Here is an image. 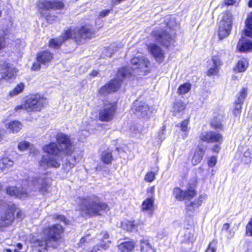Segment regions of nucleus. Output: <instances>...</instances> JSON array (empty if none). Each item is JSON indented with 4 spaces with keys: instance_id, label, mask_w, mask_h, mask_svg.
<instances>
[{
    "instance_id": "obj_21",
    "label": "nucleus",
    "mask_w": 252,
    "mask_h": 252,
    "mask_svg": "<svg viewBox=\"0 0 252 252\" xmlns=\"http://www.w3.org/2000/svg\"><path fill=\"white\" fill-rule=\"evenodd\" d=\"M50 241L48 239H36L33 241V246L37 248L38 252H46L47 248L49 247Z\"/></svg>"
},
{
    "instance_id": "obj_54",
    "label": "nucleus",
    "mask_w": 252,
    "mask_h": 252,
    "mask_svg": "<svg viewBox=\"0 0 252 252\" xmlns=\"http://www.w3.org/2000/svg\"><path fill=\"white\" fill-rule=\"evenodd\" d=\"M40 64H41L40 63H38L37 61L36 63H34L32 67V69L33 70H38L40 69Z\"/></svg>"
},
{
    "instance_id": "obj_44",
    "label": "nucleus",
    "mask_w": 252,
    "mask_h": 252,
    "mask_svg": "<svg viewBox=\"0 0 252 252\" xmlns=\"http://www.w3.org/2000/svg\"><path fill=\"white\" fill-rule=\"evenodd\" d=\"M31 146V144L27 141H22L18 144V148L21 151H24L28 149Z\"/></svg>"
},
{
    "instance_id": "obj_30",
    "label": "nucleus",
    "mask_w": 252,
    "mask_h": 252,
    "mask_svg": "<svg viewBox=\"0 0 252 252\" xmlns=\"http://www.w3.org/2000/svg\"><path fill=\"white\" fill-rule=\"evenodd\" d=\"M248 65L247 61L243 59L238 61L237 64L234 68V70L237 72H242L246 70Z\"/></svg>"
},
{
    "instance_id": "obj_40",
    "label": "nucleus",
    "mask_w": 252,
    "mask_h": 252,
    "mask_svg": "<svg viewBox=\"0 0 252 252\" xmlns=\"http://www.w3.org/2000/svg\"><path fill=\"white\" fill-rule=\"evenodd\" d=\"M206 198V194L200 195L193 202L190 203V205L193 208L198 207L201 205L202 201Z\"/></svg>"
},
{
    "instance_id": "obj_16",
    "label": "nucleus",
    "mask_w": 252,
    "mask_h": 252,
    "mask_svg": "<svg viewBox=\"0 0 252 252\" xmlns=\"http://www.w3.org/2000/svg\"><path fill=\"white\" fill-rule=\"evenodd\" d=\"M16 72L17 70L15 68L8 66L7 63L2 64L0 65V73L2 74L0 80L2 79L6 80L12 79L14 77Z\"/></svg>"
},
{
    "instance_id": "obj_2",
    "label": "nucleus",
    "mask_w": 252,
    "mask_h": 252,
    "mask_svg": "<svg viewBox=\"0 0 252 252\" xmlns=\"http://www.w3.org/2000/svg\"><path fill=\"white\" fill-rule=\"evenodd\" d=\"M94 34V31L88 26H82L80 28H70L64 30L58 38L52 39L49 42V46L52 48H59L66 40L72 38L78 41L82 39H91Z\"/></svg>"
},
{
    "instance_id": "obj_51",
    "label": "nucleus",
    "mask_w": 252,
    "mask_h": 252,
    "mask_svg": "<svg viewBox=\"0 0 252 252\" xmlns=\"http://www.w3.org/2000/svg\"><path fill=\"white\" fill-rule=\"evenodd\" d=\"M16 212V217L18 219H22L24 217V213L20 209L17 208L16 207V210H13V213Z\"/></svg>"
},
{
    "instance_id": "obj_61",
    "label": "nucleus",
    "mask_w": 252,
    "mask_h": 252,
    "mask_svg": "<svg viewBox=\"0 0 252 252\" xmlns=\"http://www.w3.org/2000/svg\"><path fill=\"white\" fill-rule=\"evenodd\" d=\"M99 74V71L97 70H93L91 73L90 75L93 77L96 76Z\"/></svg>"
},
{
    "instance_id": "obj_23",
    "label": "nucleus",
    "mask_w": 252,
    "mask_h": 252,
    "mask_svg": "<svg viewBox=\"0 0 252 252\" xmlns=\"http://www.w3.org/2000/svg\"><path fill=\"white\" fill-rule=\"evenodd\" d=\"M237 48L241 52L250 50L252 49V41L243 37L238 41Z\"/></svg>"
},
{
    "instance_id": "obj_53",
    "label": "nucleus",
    "mask_w": 252,
    "mask_h": 252,
    "mask_svg": "<svg viewBox=\"0 0 252 252\" xmlns=\"http://www.w3.org/2000/svg\"><path fill=\"white\" fill-rule=\"evenodd\" d=\"M245 246L247 249L243 252H252V244L251 242H246Z\"/></svg>"
},
{
    "instance_id": "obj_4",
    "label": "nucleus",
    "mask_w": 252,
    "mask_h": 252,
    "mask_svg": "<svg viewBox=\"0 0 252 252\" xmlns=\"http://www.w3.org/2000/svg\"><path fill=\"white\" fill-rule=\"evenodd\" d=\"M43 151L51 155L43 156L39 161V166L45 169L49 167L59 168L64 156L62 154L57 144L51 143L45 145Z\"/></svg>"
},
{
    "instance_id": "obj_43",
    "label": "nucleus",
    "mask_w": 252,
    "mask_h": 252,
    "mask_svg": "<svg viewBox=\"0 0 252 252\" xmlns=\"http://www.w3.org/2000/svg\"><path fill=\"white\" fill-rule=\"evenodd\" d=\"M156 174L154 172L150 171L146 173L145 176L144 180L147 182H152L155 179Z\"/></svg>"
},
{
    "instance_id": "obj_29",
    "label": "nucleus",
    "mask_w": 252,
    "mask_h": 252,
    "mask_svg": "<svg viewBox=\"0 0 252 252\" xmlns=\"http://www.w3.org/2000/svg\"><path fill=\"white\" fill-rule=\"evenodd\" d=\"M204 154V151L203 149H199L195 152L191 159V162L193 165H195L200 162Z\"/></svg>"
},
{
    "instance_id": "obj_26",
    "label": "nucleus",
    "mask_w": 252,
    "mask_h": 252,
    "mask_svg": "<svg viewBox=\"0 0 252 252\" xmlns=\"http://www.w3.org/2000/svg\"><path fill=\"white\" fill-rule=\"evenodd\" d=\"M7 128L12 133H17L22 128V125L18 121H12L6 125Z\"/></svg>"
},
{
    "instance_id": "obj_55",
    "label": "nucleus",
    "mask_w": 252,
    "mask_h": 252,
    "mask_svg": "<svg viewBox=\"0 0 252 252\" xmlns=\"http://www.w3.org/2000/svg\"><path fill=\"white\" fill-rule=\"evenodd\" d=\"M20 109H24L26 110V101L25 102L24 104L17 105L15 108V110L16 111Z\"/></svg>"
},
{
    "instance_id": "obj_41",
    "label": "nucleus",
    "mask_w": 252,
    "mask_h": 252,
    "mask_svg": "<svg viewBox=\"0 0 252 252\" xmlns=\"http://www.w3.org/2000/svg\"><path fill=\"white\" fill-rule=\"evenodd\" d=\"M211 131H205L200 134L199 138L202 141L210 142Z\"/></svg>"
},
{
    "instance_id": "obj_1",
    "label": "nucleus",
    "mask_w": 252,
    "mask_h": 252,
    "mask_svg": "<svg viewBox=\"0 0 252 252\" xmlns=\"http://www.w3.org/2000/svg\"><path fill=\"white\" fill-rule=\"evenodd\" d=\"M131 68L133 70V73L140 74H145L149 68V61L146 57L143 56L135 57L131 60ZM128 67L121 68L118 73V78L111 80L109 83L106 84L99 90V93L102 95H106L109 93L117 91L121 86L122 81L119 77L124 78L127 75L132 74Z\"/></svg>"
},
{
    "instance_id": "obj_50",
    "label": "nucleus",
    "mask_w": 252,
    "mask_h": 252,
    "mask_svg": "<svg viewBox=\"0 0 252 252\" xmlns=\"http://www.w3.org/2000/svg\"><path fill=\"white\" fill-rule=\"evenodd\" d=\"M67 161L69 162L71 165L75 166L77 163V161L75 157L73 156H69L67 158Z\"/></svg>"
},
{
    "instance_id": "obj_37",
    "label": "nucleus",
    "mask_w": 252,
    "mask_h": 252,
    "mask_svg": "<svg viewBox=\"0 0 252 252\" xmlns=\"http://www.w3.org/2000/svg\"><path fill=\"white\" fill-rule=\"evenodd\" d=\"M191 89V84L186 83L181 85L178 89V92L180 94H184L189 92Z\"/></svg>"
},
{
    "instance_id": "obj_6",
    "label": "nucleus",
    "mask_w": 252,
    "mask_h": 252,
    "mask_svg": "<svg viewBox=\"0 0 252 252\" xmlns=\"http://www.w3.org/2000/svg\"><path fill=\"white\" fill-rule=\"evenodd\" d=\"M233 16L229 11L223 13L220 16L218 35L220 39L229 35L232 29Z\"/></svg>"
},
{
    "instance_id": "obj_33",
    "label": "nucleus",
    "mask_w": 252,
    "mask_h": 252,
    "mask_svg": "<svg viewBox=\"0 0 252 252\" xmlns=\"http://www.w3.org/2000/svg\"><path fill=\"white\" fill-rule=\"evenodd\" d=\"M210 142H218L220 143L223 140V137L221 134L218 132L211 131Z\"/></svg>"
},
{
    "instance_id": "obj_25",
    "label": "nucleus",
    "mask_w": 252,
    "mask_h": 252,
    "mask_svg": "<svg viewBox=\"0 0 252 252\" xmlns=\"http://www.w3.org/2000/svg\"><path fill=\"white\" fill-rule=\"evenodd\" d=\"M186 107V104L185 102L180 100L175 103L173 108L172 111L173 115L178 116L181 112L184 111Z\"/></svg>"
},
{
    "instance_id": "obj_58",
    "label": "nucleus",
    "mask_w": 252,
    "mask_h": 252,
    "mask_svg": "<svg viewBox=\"0 0 252 252\" xmlns=\"http://www.w3.org/2000/svg\"><path fill=\"white\" fill-rule=\"evenodd\" d=\"M225 3L227 5L234 4L236 1L235 0H224Z\"/></svg>"
},
{
    "instance_id": "obj_14",
    "label": "nucleus",
    "mask_w": 252,
    "mask_h": 252,
    "mask_svg": "<svg viewBox=\"0 0 252 252\" xmlns=\"http://www.w3.org/2000/svg\"><path fill=\"white\" fill-rule=\"evenodd\" d=\"M14 210H16L15 204H11L8 205L7 210L1 216L0 226H6L11 223L14 220Z\"/></svg>"
},
{
    "instance_id": "obj_45",
    "label": "nucleus",
    "mask_w": 252,
    "mask_h": 252,
    "mask_svg": "<svg viewBox=\"0 0 252 252\" xmlns=\"http://www.w3.org/2000/svg\"><path fill=\"white\" fill-rule=\"evenodd\" d=\"M217 245V241L216 240L212 241V242L209 244L206 252H216Z\"/></svg>"
},
{
    "instance_id": "obj_60",
    "label": "nucleus",
    "mask_w": 252,
    "mask_h": 252,
    "mask_svg": "<svg viewBox=\"0 0 252 252\" xmlns=\"http://www.w3.org/2000/svg\"><path fill=\"white\" fill-rule=\"evenodd\" d=\"M109 10L103 11L100 13V16L101 17H105L109 13Z\"/></svg>"
},
{
    "instance_id": "obj_8",
    "label": "nucleus",
    "mask_w": 252,
    "mask_h": 252,
    "mask_svg": "<svg viewBox=\"0 0 252 252\" xmlns=\"http://www.w3.org/2000/svg\"><path fill=\"white\" fill-rule=\"evenodd\" d=\"M57 141L58 148L64 156L70 154L74 150L73 142L68 135L60 133L57 134Z\"/></svg>"
},
{
    "instance_id": "obj_32",
    "label": "nucleus",
    "mask_w": 252,
    "mask_h": 252,
    "mask_svg": "<svg viewBox=\"0 0 252 252\" xmlns=\"http://www.w3.org/2000/svg\"><path fill=\"white\" fill-rule=\"evenodd\" d=\"M13 165V161L8 158H4L0 160V172L4 169L8 167H11Z\"/></svg>"
},
{
    "instance_id": "obj_22",
    "label": "nucleus",
    "mask_w": 252,
    "mask_h": 252,
    "mask_svg": "<svg viewBox=\"0 0 252 252\" xmlns=\"http://www.w3.org/2000/svg\"><path fill=\"white\" fill-rule=\"evenodd\" d=\"M141 209L143 211L152 216L155 210L153 198H149L144 201L142 204Z\"/></svg>"
},
{
    "instance_id": "obj_57",
    "label": "nucleus",
    "mask_w": 252,
    "mask_h": 252,
    "mask_svg": "<svg viewBox=\"0 0 252 252\" xmlns=\"http://www.w3.org/2000/svg\"><path fill=\"white\" fill-rule=\"evenodd\" d=\"M230 227V224L228 223H224L222 227V231H227Z\"/></svg>"
},
{
    "instance_id": "obj_28",
    "label": "nucleus",
    "mask_w": 252,
    "mask_h": 252,
    "mask_svg": "<svg viewBox=\"0 0 252 252\" xmlns=\"http://www.w3.org/2000/svg\"><path fill=\"white\" fill-rule=\"evenodd\" d=\"M134 247V243L132 242H126L121 243L118 247L122 252H130Z\"/></svg>"
},
{
    "instance_id": "obj_12",
    "label": "nucleus",
    "mask_w": 252,
    "mask_h": 252,
    "mask_svg": "<svg viewBox=\"0 0 252 252\" xmlns=\"http://www.w3.org/2000/svg\"><path fill=\"white\" fill-rule=\"evenodd\" d=\"M195 184L194 183L188 184V189L186 191L182 190L178 188L174 189L173 194L175 197L179 200L190 199L196 195L194 190Z\"/></svg>"
},
{
    "instance_id": "obj_42",
    "label": "nucleus",
    "mask_w": 252,
    "mask_h": 252,
    "mask_svg": "<svg viewBox=\"0 0 252 252\" xmlns=\"http://www.w3.org/2000/svg\"><path fill=\"white\" fill-rule=\"evenodd\" d=\"M242 103L235 101V105L233 110V114L235 116H239L241 112Z\"/></svg>"
},
{
    "instance_id": "obj_63",
    "label": "nucleus",
    "mask_w": 252,
    "mask_h": 252,
    "mask_svg": "<svg viewBox=\"0 0 252 252\" xmlns=\"http://www.w3.org/2000/svg\"><path fill=\"white\" fill-rule=\"evenodd\" d=\"M220 147L218 146V145H215L213 148V151L215 152H218L220 150Z\"/></svg>"
},
{
    "instance_id": "obj_3",
    "label": "nucleus",
    "mask_w": 252,
    "mask_h": 252,
    "mask_svg": "<svg viewBox=\"0 0 252 252\" xmlns=\"http://www.w3.org/2000/svg\"><path fill=\"white\" fill-rule=\"evenodd\" d=\"M79 206L83 213L91 217L101 215L109 210L108 205L95 195L80 198Z\"/></svg>"
},
{
    "instance_id": "obj_39",
    "label": "nucleus",
    "mask_w": 252,
    "mask_h": 252,
    "mask_svg": "<svg viewBox=\"0 0 252 252\" xmlns=\"http://www.w3.org/2000/svg\"><path fill=\"white\" fill-rule=\"evenodd\" d=\"M251 152L247 149L244 152L243 154V157L242 158V160L244 163L246 164H250L252 162V158L251 157Z\"/></svg>"
},
{
    "instance_id": "obj_56",
    "label": "nucleus",
    "mask_w": 252,
    "mask_h": 252,
    "mask_svg": "<svg viewBox=\"0 0 252 252\" xmlns=\"http://www.w3.org/2000/svg\"><path fill=\"white\" fill-rule=\"evenodd\" d=\"M211 126L212 127L215 128H221L222 127L220 123H216L215 122H212L211 123Z\"/></svg>"
},
{
    "instance_id": "obj_13",
    "label": "nucleus",
    "mask_w": 252,
    "mask_h": 252,
    "mask_svg": "<svg viewBox=\"0 0 252 252\" xmlns=\"http://www.w3.org/2000/svg\"><path fill=\"white\" fill-rule=\"evenodd\" d=\"M63 232V228L60 224L53 225L43 230V233L48 235V239L50 241H58L61 238V234Z\"/></svg>"
},
{
    "instance_id": "obj_36",
    "label": "nucleus",
    "mask_w": 252,
    "mask_h": 252,
    "mask_svg": "<svg viewBox=\"0 0 252 252\" xmlns=\"http://www.w3.org/2000/svg\"><path fill=\"white\" fill-rule=\"evenodd\" d=\"M24 88V84L20 83L19 84L17 85L13 90L9 92V95L10 96H15L22 93Z\"/></svg>"
},
{
    "instance_id": "obj_7",
    "label": "nucleus",
    "mask_w": 252,
    "mask_h": 252,
    "mask_svg": "<svg viewBox=\"0 0 252 252\" xmlns=\"http://www.w3.org/2000/svg\"><path fill=\"white\" fill-rule=\"evenodd\" d=\"M47 104V99L38 94L31 95L26 100V110L39 112Z\"/></svg>"
},
{
    "instance_id": "obj_46",
    "label": "nucleus",
    "mask_w": 252,
    "mask_h": 252,
    "mask_svg": "<svg viewBox=\"0 0 252 252\" xmlns=\"http://www.w3.org/2000/svg\"><path fill=\"white\" fill-rule=\"evenodd\" d=\"M246 233L248 236H252V218L246 226Z\"/></svg>"
},
{
    "instance_id": "obj_34",
    "label": "nucleus",
    "mask_w": 252,
    "mask_h": 252,
    "mask_svg": "<svg viewBox=\"0 0 252 252\" xmlns=\"http://www.w3.org/2000/svg\"><path fill=\"white\" fill-rule=\"evenodd\" d=\"M140 250L142 252H148L153 249L148 240L142 239L140 241Z\"/></svg>"
},
{
    "instance_id": "obj_17",
    "label": "nucleus",
    "mask_w": 252,
    "mask_h": 252,
    "mask_svg": "<svg viewBox=\"0 0 252 252\" xmlns=\"http://www.w3.org/2000/svg\"><path fill=\"white\" fill-rule=\"evenodd\" d=\"M148 48L157 62L161 63L163 61L165 58L164 52L158 46L152 43L149 45Z\"/></svg>"
},
{
    "instance_id": "obj_49",
    "label": "nucleus",
    "mask_w": 252,
    "mask_h": 252,
    "mask_svg": "<svg viewBox=\"0 0 252 252\" xmlns=\"http://www.w3.org/2000/svg\"><path fill=\"white\" fill-rule=\"evenodd\" d=\"M74 166L71 165V163L67 161L63 165V168L66 172L69 171Z\"/></svg>"
},
{
    "instance_id": "obj_35",
    "label": "nucleus",
    "mask_w": 252,
    "mask_h": 252,
    "mask_svg": "<svg viewBox=\"0 0 252 252\" xmlns=\"http://www.w3.org/2000/svg\"><path fill=\"white\" fill-rule=\"evenodd\" d=\"M247 95V89L243 88L237 95L236 102L243 104Z\"/></svg>"
},
{
    "instance_id": "obj_62",
    "label": "nucleus",
    "mask_w": 252,
    "mask_h": 252,
    "mask_svg": "<svg viewBox=\"0 0 252 252\" xmlns=\"http://www.w3.org/2000/svg\"><path fill=\"white\" fill-rule=\"evenodd\" d=\"M86 241V238L83 237L82 238L80 241V242L79 243V246H81L84 243H85Z\"/></svg>"
},
{
    "instance_id": "obj_38",
    "label": "nucleus",
    "mask_w": 252,
    "mask_h": 252,
    "mask_svg": "<svg viewBox=\"0 0 252 252\" xmlns=\"http://www.w3.org/2000/svg\"><path fill=\"white\" fill-rule=\"evenodd\" d=\"M112 156L111 152H104L101 155V161L105 164H109L111 163L112 160Z\"/></svg>"
},
{
    "instance_id": "obj_59",
    "label": "nucleus",
    "mask_w": 252,
    "mask_h": 252,
    "mask_svg": "<svg viewBox=\"0 0 252 252\" xmlns=\"http://www.w3.org/2000/svg\"><path fill=\"white\" fill-rule=\"evenodd\" d=\"M5 45L4 39L3 37H0V49Z\"/></svg>"
},
{
    "instance_id": "obj_52",
    "label": "nucleus",
    "mask_w": 252,
    "mask_h": 252,
    "mask_svg": "<svg viewBox=\"0 0 252 252\" xmlns=\"http://www.w3.org/2000/svg\"><path fill=\"white\" fill-rule=\"evenodd\" d=\"M55 218L57 220L63 221L65 224H68V220L63 216L57 215H55Z\"/></svg>"
},
{
    "instance_id": "obj_31",
    "label": "nucleus",
    "mask_w": 252,
    "mask_h": 252,
    "mask_svg": "<svg viewBox=\"0 0 252 252\" xmlns=\"http://www.w3.org/2000/svg\"><path fill=\"white\" fill-rule=\"evenodd\" d=\"M137 224H135L133 221H124L122 222V226L124 229L127 231H132L137 227Z\"/></svg>"
},
{
    "instance_id": "obj_10",
    "label": "nucleus",
    "mask_w": 252,
    "mask_h": 252,
    "mask_svg": "<svg viewBox=\"0 0 252 252\" xmlns=\"http://www.w3.org/2000/svg\"><path fill=\"white\" fill-rule=\"evenodd\" d=\"M117 107L114 103L104 102L103 108L99 113V119L101 121L108 122L112 120L116 114Z\"/></svg>"
},
{
    "instance_id": "obj_15",
    "label": "nucleus",
    "mask_w": 252,
    "mask_h": 252,
    "mask_svg": "<svg viewBox=\"0 0 252 252\" xmlns=\"http://www.w3.org/2000/svg\"><path fill=\"white\" fill-rule=\"evenodd\" d=\"M222 54V52H219L212 57L213 65L208 69L207 73V75H216L219 73L220 66L222 64L221 60Z\"/></svg>"
},
{
    "instance_id": "obj_11",
    "label": "nucleus",
    "mask_w": 252,
    "mask_h": 252,
    "mask_svg": "<svg viewBox=\"0 0 252 252\" xmlns=\"http://www.w3.org/2000/svg\"><path fill=\"white\" fill-rule=\"evenodd\" d=\"M152 35L156 41L165 46H168L173 40L172 36L167 32L166 29L163 30L160 28L155 29L153 31Z\"/></svg>"
},
{
    "instance_id": "obj_18",
    "label": "nucleus",
    "mask_w": 252,
    "mask_h": 252,
    "mask_svg": "<svg viewBox=\"0 0 252 252\" xmlns=\"http://www.w3.org/2000/svg\"><path fill=\"white\" fill-rule=\"evenodd\" d=\"M135 113L139 117H145L152 113L150 107L145 102H140L135 105Z\"/></svg>"
},
{
    "instance_id": "obj_9",
    "label": "nucleus",
    "mask_w": 252,
    "mask_h": 252,
    "mask_svg": "<svg viewBox=\"0 0 252 252\" xmlns=\"http://www.w3.org/2000/svg\"><path fill=\"white\" fill-rule=\"evenodd\" d=\"M49 179L44 175L33 177L29 184V187L32 190H38L42 193L47 192L50 187Z\"/></svg>"
},
{
    "instance_id": "obj_5",
    "label": "nucleus",
    "mask_w": 252,
    "mask_h": 252,
    "mask_svg": "<svg viewBox=\"0 0 252 252\" xmlns=\"http://www.w3.org/2000/svg\"><path fill=\"white\" fill-rule=\"evenodd\" d=\"M38 10L42 17L45 18L46 20L49 23H53L57 20V16L54 15H46L44 10L51 9H61L64 7V4L58 0L40 1L37 5Z\"/></svg>"
},
{
    "instance_id": "obj_47",
    "label": "nucleus",
    "mask_w": 252,
    "mask_h": 252,
    "mask_svg": "<svg viewBox=\"0 0 252 252\" xmlns=\"http://www.w3.org/2000/svg\"><path fill=\"white\" fill-rule=\"evenodd\" d=\"M189 123V119L186 120L185 121H183L180 125V127L181 128V130L183 131H187L188 130V126Z\"/></svg>"
},
{
    "instance_id": "obj_19",
    "label": "nucleus",
    "mask_w": 252,
    "mask_h": 252,
    "mask_svg": "<svg viewBox=\"0 0 252 252\" xmlns=\"http://www.w3.org/2000/svg\"><path fill=\"white\" fill-rule=\"evenodd\" d=\"M6 191L9 195L19 198H24L28 196V193L25 189H21L15 187H9L7 188Z\"/></svg>"
},
{
    "instance_id": "obj_27",
    "label": "nucleus",
    "mask_w": 252,
    "mask_h": 252,
    "mask_svg": "<svg viewBox=\"0 0 252 252\" xmlns=\"http://www.w3.org/2000/svg\"><path fill=\"white\" fill-rule=\"evenodd\" d=\"M247 29L245 31L246 36L252 38V12L250 13L246 20Z\"/></svg>"
},
{
    "instance_id": "obj_48",
    "label": "nucleus",
    "mask_w": 252,
    "mask_h": 252,
    "mask_svg": "<svg viewBox=\"0 0 252 252\" xmlns=\"http://www.w3.org/2000/svg\"><path fill=\"white\" fill-rule=\"evenodd\" d=\"M217 158L216 157H212L208 160V164L209 166L212 167L216 164Z\"/></svg>"
},
{
    "instance_id": "obj_20",
    "label": "nucleus",
    "mask_w": 252,
    "mask_h": 252,
    "mask_svg": "<svg viewBox=\"0 0 252 252\" xmlns=\"http://www.w3.org/2000/svg\"><path fill=\"white\" fill-rule=\"evenodd\" d=\"M53 58V54L47 51L40 52L37 55V61L41 64H48Z\"/></svg>"
},
{
    "instance_id": "obj_64",
    "label": "nucleus",
    "mask_w": 252,
    "mask_h": 252,
    "mask_svg": "<svg viewBox=\"0 0 252 252\" xmlns=\"http://www.w3.org/2000/svg\"><path fill=\"white\" fill-rule=\"evenodd\" d=\"M17 247L18 248V249L19 250H21L22 249V245L21 244H18L17 245Z\"/></svg>"
},
{
    "instance_id": "obj_24",
    "label": "nucleus",
    "mask_w": 252,
    "mask_h": 252,
    "mask_svg": "<svg viewBox=\"0 0 252 252\" xmlns=\"http://www.w3.org/2000/svg\"><path fill=\"white\" fill-rule=\"evenodd\" d=\"M118 45L116 43L111 44L109 47L102 49L101 57L102 58H110L119 49Z\"/></svg>"
}]
</instances>
